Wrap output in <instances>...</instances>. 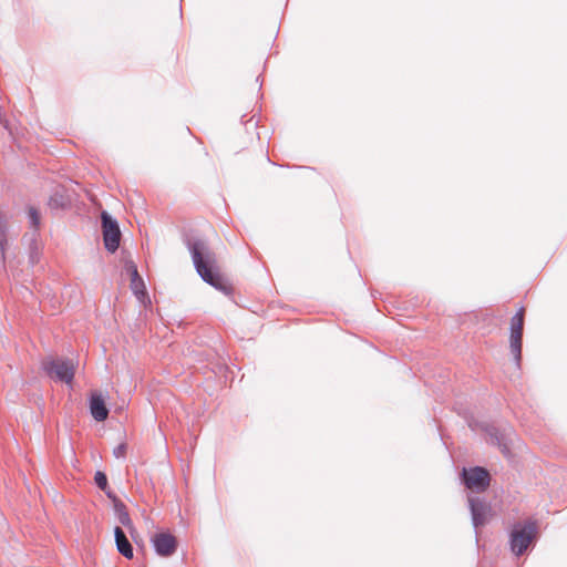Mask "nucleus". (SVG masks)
<instances>
[{"label": "nucleus", "mask_w": 567, "mask_h": 567, "mask_svg": "<svg viewBox=\"0 0 567 567\" xmlns=\"http://www.w3.org/2000/svg\"><path fill=\"white\" fill-rule=\"evenodd\" d=\"M194 266L200 278L218 290L227 292L220 275L215 270V255L207 244L200 239L188 241Z\"/></svg>", "instance_id": "1"}, {"label": "nucleus", "mask_w": 567, "mask_h": 567, "mask_svg": "<svg viewBox=\"0 0 567 567\" xmlns=\"http://www.w3.org/2000/svg\"><path fill=\"white\" fill-rule=\"evenodd\" d=\"M537 532V523L532 519H528L524 524L515 525L509 537V545L513 554L516 556L523 555L530 544L536 540Z\"/></svg>", "instance_id": "2"}, {"label": "nucleus", "mask_w": 567, "mask_h": 567, "mask_svg": "<svg viewBox=\"0 0 567 567\" xmlns=\"http://www.w3.org/2000/svg\"><path fill=\"white\" fill-rule=\"evenodd\" d=\"M101 227L105 249L115 252L121 241V230L118 223L106 210L101 213Z\"/></svg>", "instance_id": "3"}, {"label": "nucleus", "mask_w": 567, "mask_h": 567, "mask_svg": "<svg viewBox=\"0 0 567 567\" xmlns=\"http://www.w3.org/2000/svg\"><path fill=\"white\" fill-rule=\"evenodd\" d=\"M525 309L522 307L511 320L509 348L516 364L519 365L522 358V340Z\"/></svg>", "instance_id": "4"}, {"label": "nucleus", "mask_w": 567, "mask_h": 567, "mask_svg": "<svg viewBox=\"0 0 567 567\" xmlns=\"http://www.w3.org/2000/svg\"><path fill=\"white\" fill-rule=\"evenodd\" d=\"M44 369L51 378L71 383L74 378V364L70 359H52L44 363Z\"/></svg>", "instance_id": "5"}, {"label": "nucleus", "mask_w": 567, "mask_h": 567, "mask_svg": "<svg viewBox=\"0 0 567 567\" xmlns=\"http://www.w3.org/2000/svg\"><path fill=\"white\" fill-rule=\"evenodd\" d=\"M463 481L467 488L482 492L489 484V475L488 472L482 467L464 468Z\"/></svg>", "instance_id": "6"}, {"label": "nucleus", "mask_w": 567, "mask_h": 567, "mask_svg": "<svg viewBox=\"0 0 567 567\" xmlns=\"http://www.w3.org/2000/svg\"><path fill=\"white\" fill-rule=\"evenodd\" d=\"M152 543L157 555L172 556L177 549V540L171 533L161 532L152 537Z\"/></svg>", "instance_id": "7"}, {"label": "nucleus", "mask_w": 567, "mask_h": 567, "mask_svg": "<svg viewBox=\"0 0 567 567\" xmlns=\"http://www.w3.org/2000/svg\"><path fill=\"white\" fill-rule=\"evenodd\" d=\"M468 504L474 527L478 528L487 524L492 515L491 507L478 497L468 498Z\"/></svg>", "instance_id": "8"}, {"label": "nucleus", "mask_w": 567, "mask_h": 567, "mask_svg": "<svg viewBox=\"0 0 567 567\" xmlns=\"http://www.w3.org/2000/svg\"><path fill=\"white\" fill-rule=\"evenodd\" d=\"M90 411L93 419L97 422H103L109 416V410L105 400L101 392L93 391L90 396Z\"/></svg>", "instance_id": "9"}, {"label": "nucleus", "mask_w": 567, "mask_h": 567, "mask_svg": "<svg viewBox=\"0 0 567 567\" xmlns=\"http://www.w3.org/2000/svg\"><path fill=\"white\" fill-rule=\"evenodd\" d=\"M126 269L131 276V289L138 300L143 301L146 297V289L142 277L140 276L134 262L126 264Z\"/></svg>", "instance_id": "10"}, {"label": "nucleus", "mask_w": 567, "mask_h": 567, "mask_svg": "<svg viewBox=\"0 0 567 567\" xmlns=\"http://www.w3.org/2000/svg\"><path fill=\"white\" fill-rule=\"evenodd\" d=\"M115 544L120 554L126 558L133 557V547L121 527L114 529Z\"/></svg>", "instance_id": "11"}, {"label": "nucleus", "mask_w": 567, "mask_h": 567, "mask_svg": "<svg viewBox=\"0 0 567 567\" xmlns=\"http://www.w3.org/2000/svg\"><path fill=\"white\" fill-rule=\"evenodd\" d=\"M28 254H29L30 265L31 266L37 265L41 257V245L38 240V233H35V231H32L30 234Z\"/></svg>", "instance_id": "12"}, {"label": "nucleus", "mask_w": 567, "mask_h": 567, "mask_svg": "<svg viewBox=\"0 0 567 567\" xmlns=\"http://www.w3.org/2000/svg\"><path fill=\"white\" fill-rule=\"evenodd\" d=\"M71 204V197L64 193L56 190L49 199V206L53 208H64Z\"/></svg>", "instance_id": "13"}, {"label": "nucleus", "mask_w": 567, "mask_h": 567, "mask_svg": "<svg viewBox=\"0 0 567 567\" xmlns=\"http://www.w3.org/2000/svg\"><path fill=\"white\" fill-rule=\"evenodd\" d=\"M115 509H116L118 522L123 526L128 528L131 534L133 535V529H134L133 523H132V519H131L125 506L121 502H117V503H115Z\"/></svg>", "instance_id": "14"}, {"label": "nucleus", "mask_w": 567, "mask_h": 567, "mask_svg": "<svg viewBox=\"0 0 567 567\" xmlns=\"http://www.w3.org/2000/svg\"><path fill=\"white\" fill-rule=\"evenodd\" d=\"M94 482L96 484V486L103 491L106 496L113 501L116 499L114 493L112 491L109 489V484H107V477L106 475L101 472V471H97L94 475Z\"/></svg>", "instance_id": "15"}, {"label": "nucleus", "mask_w": 567, "mask_h": 567, "mask_svg": "<svg viewBox=\"0 0 567 567\" xmlns=\"http://www.w3.org/2000/svg\"><path fill=\"white\" fill-rule=\"evenodd\" d=\"M28 217H29L30 225L33 228V231L37 233L40 227V224H41V217H40L39 210L35 207L30 206L28 208Z\"/></svg>", "instance_id": "16"}, {"label": "nucleus", "mask_w": 567, "mask_h": 567, "mask_svg": "<svg viewBox=\"0 0 567 567\" xmlns=\"http://www.w3.org/2000/svg\"><path fill=\"white\" fill-rule=\"evenodd\" d=\"M126 449H127L126 444L125 443H121L116 447H114L113 455L116 458H123L126 455Z\"/></svg>", "instance_id": "17"}, {"label": "nucleus", "mask_w": 567, "mask_h": 567, "mask_svg": "<svg viewBox=\"0 0 567 567\" xmlns=\"http://www.w3.org/2000/svg\"><path fill=\"white\" fill-rule=\"evenodd\" d=\"M299 175H307L308 174V169L307 168H302L300 172H298Z\"/></svg>", "instance_id": "18"}]
</instances>
